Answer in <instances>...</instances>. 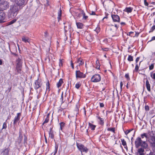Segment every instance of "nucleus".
Here are the masks:
<instances>
[{"label": "nucleus", "mask_w": 155, "mask_h": 155, "mask_svg": "<svg viewBox=\"0 0 155 155\" xmlns=\"http://www.w3.org/2000/svg\"><path fill=\"white\" fill-rule=\"evenodd\" d=\"M20 9V7L15 5L11 6L8 11L9 18H15L18 14Z\"/></svg>", "instance_id": "obj_1"}, {"label": "nucleus", "mask_w": 155, "mask_h": 155, "mask_svg": "<svg viewBox=\"0 0 155 155\" xmlns=\"http://www.w3.org/2000/svg\"><path fill=\"white\" fill-rule=\"evenodd\" d=\"M42 85V83L41 81L38 79L35 81L34 84V89L36 90L37 93L38 94V97L42 91V89L41 88Z\"/></svg>", "instance_id": "obj_2"}, {"label": "nucleus", "mask_w": 155, "mask_h": 155, "mask_svg": "<svg viewBox=\"0 0 155 155\" xmlns=\"http://www.w3.org/2000/svg\"><path fill=\"white\" fill-rule=\"evenodd\" d=\"M9 3L5 0H0V8L1 10H6L9 8Z\"/></svg>", "instance_id": "obj_3"}, {"label": "nucleus", "mask_w": 155, "mask_h": 155, "mask_svg": "<svg viewBox=\"0 0 155 155\" xmlns=\"http://www.w3.org/2000/svg\"><path fill=\"white\" fill-rule=\"evenodd\" d=\"M101 80V77L99 74H95L93 75L91 78L92 82L96 83L99 82Z\"/></svg>", "instance_id": "obj_4"}, {"label": "nucleus", "mask_w": 155, "mask_h": 155, "mask_svg": "<svg viewBox=\"0 0 155 155\" xmlns=\"http://www.w3.org/2000/svg\"><path fill=\"white\" fill-rule=\"evenodd\" d=\"M77 147L79 149L81 152V154L82 155V152H84L86 153H87L88 151V149L86 147H85L83 145L81 144H77Z\"/></svg>", "instance_id": "obj_5"}, {"label": "nucleus", "mask_w": 155, "mask_h": 155, "mask_svg": "<svg viewBox=\"0 0 155 155\" xmlns=\"http://www.w3.org/2000/svg\"><path fill=\"white\" fill-rule=\"evenodd\" d=\"M76 77L78 78H84L86 77L85 74L81 72L79 70H77L75 72Z\"/></svg>", "instance_id": "obj_6"}, {"label": "nucleus", "mask_w": 155, "mask_h": 155, "mask_svg": "<svg viewBox=\"0 0 155 155\" xmlns=\"http://www.w3.org/2000/svg\"><path fill=\"white\" fill-rule=\"evenodd\" d=\"M81 16H82V20H86L88 18V16L86 15L83 10H81L80 13L78 14V16L80 18Z\"/></svg>", "instance_id": "obj_7"}, {"label": "nucleus", "mask_w": 155, "mask_h": 155, "mask_svg": "<svg viewBox=\"0 0 155 155\" xmlns=\"http://www.w3.org/2000/svg\"><path fill=\"white\" fill-rule=\"evenodd\" d=\"M15 2L17 6L20 7L25 5V0H15Z\"/></svg>", "instance_id": "obj_8"}, {"label": "nucleus", "mask_w": 155, "mask_h": 155, "mask_svg": "<svg viewBox=\"0 0 155 155\" xmlns=\"http://www.w3.org/2000/svg\"><path fill=\"white\" fill-rule=\"evenodd\" d=\"M111 17L113 21L114 22H119L120 18L119 16L116 15H112Z\"/></svg>", "instance_id": "obj_9"}, {"label": "nucleus", "mask_w": 155, "mask_h": 155, "mask_svg": "<svg viewBox=\"0 0 155 155\" xmlns=\"http://www.w3.org/2000/svg\"><path fill=\"white\" fill-rule=\"evenodd\" d=\"M21 115V113H18L17 114V116L15 117L13 121L14 124L15 125L19 120Z\"/></svg>", "instance_id": "obj_10"}, {"label": "nucleus", "mask_w": 155, "mask_h": 155, "mask_svg": "<svg viewBox=\"0 0 155 155\" xmlns=\"http://www.w3.org/2000/svg\"><path fill=\"white\" fill-rule=\"evenodd\" d=\"M142 141L143 140H141V138L140 137H137L135 141V144L136 147H138L140 146V145Z\"/></svg>", "instance_id": "obj_11"}, {"label": "nucleus", "mask_w": 155, "mask_h": 155, "mask_svg": "<svg viewBox=\"0 0 155 155\" xmlns=\"http://www.w3.org/2000/svg\"><path fill=\"white\" fill-rule=\"evenodd\" d=\"M16 64H21L22 63V58L21 55H18L16 59Z\"/></svg>", "instance_id": "obj_12"}, {"label": "nucleus", "mask_w": 155, "mask_h": 155, "mask_svg": "<svg viewBox=\"0 0 155 155\" xmlns=\"http://www.w3.org/2000/svg\"><path fill=\"white\" fill-rule=\"evenodd\" d=\"M144 149L143 148H139L136 153L137 155H145L144 153Z\"/></svg>", "instance_id": "obj_13"}, {"label": "nucleus", "mask_w": 155, "mask_h": 155, "mask_svg": "<svg viewBox=\"0 0 155 155\" xmlns=\"http://www.w3.org/2000/svg\"><path fill=\"white\" fill-rule=\"evenodd\" d=\"M149 142L151 144V146L155 147V137H152L150 138L149 140Z\"/></svg>", "instance_id": "obj_14"}, {"label": "nucleus", "mask_w": 155, "mask_h": 155, "mask_svg": "<svg viewBox=\"0 0 155 155\" xmlns=\"http://www.w3.org/2000/svg\"><path fill=\"white\" fill-rule=\"evenodd\" d=\"M146 141L145 140H143L142 141L140 145V146L142 147L141 148H143L144 149L147 148V147L148 144L146 143Z\"/></svg>", "instance_id": "obj_15"}, {"label": "nucleus", "mask_w": 155, "mask_h": 155, "mask_svg": "<svg viewBox=\"0 0 155 155\" xmlns=\"http://www.w3.org/2000/svg\"><path fill=\"white\" fill-rule=\"evenodd\" d=\"M22 41L25 43H29L30 41L29 38L25 36H23L21 38Z\"/></svg>", "instance_id": "obj_16"}, {"label": "nucleus", "mask_w": 155, "mask_h": 155, "mask_svg": "<svg viewBox=\"0 0 155 155\" xmlns=\"http://www.w3.org/2000/svg\"><path fill=\"white\" fill-rule=\"evenodd\" d=\"M46 87L45 94H46L47 93L48 94L49 92L50 91V84L48 81L46 82Z\"/></svg>", "instance_id": "obj_17"}, {"label": "nucleus", "mask_w": 155, "mask_h": 155, "mask_svg": "<svg viewBox=\"0 0 155 155\" xmlns=\"http://www.w3.org/2000/svg\"><path fill=\"white\" fill-rule=\"evenodd\" d=\"M76 25L78 29H82L84 28V25L82 23L76 22Z\"/></svg>", "instance_id": "obj_18"}, {"label": "nucleus", "mask_w": 155, "mask_h": 155, "mask_svg": "<svg viewBox=\"0 0 155 155\" xmlns=\"http://www.w3.org/2000/svg\"><path fill=\"white\" fill-rule=\"evenodd\" d=\"M49 137L51 139H53L54 138V135L53 132L52 130V128H50V129L49 131Z\"/></svg>", "instance_id": "obj_19"}, {"label": "nucleus", "mask_w": 155, "mask_h": 155, "mask_svg": "<svg viewBox=\"0 0 155 155\" xmlns=\"http://www.w3.org/2000/svg\"><path fill=\"white\" fill-rule=\"evenodd\" d=\"M133 8L131 7H126L124 10V12H127L128 13H131L132 12Z\"/></svg>", "instance_id": "obj_20"}, {"label": "nucleus", "mask_w": 155, "mask_h": 155, "mask_svg": "<svg viewBox=\"0 0 155 155\" xmlns=\"http://www.w3.org/2000/svg\"><path fill=\"white\" fill-rule=\"evenodd\" d=\"M77 63L78 64V66H80L83 65L84 64V62L83 61V60L79 58L77 60Z\"/></svg>", "instance_id": "obj_21"}, {"label": "nucleus", "mask_w": 155, "mask_h": 155, "mask_svg": "<svg viewBox=\"0 0 155 155\" xmlns=\"http://www.w3.org/2000/svg\"><path fill=\"white\" fill-rule=\"evenodd\" d=\"M21 64H16V69L18 73H20L21 70Z\"/></svg>", "instance_id": "obj_22"}, {"label": "nucleus", "mask_w": 155, "mask_h": 155, "mask_svg": "<svg viewBox=\"0 0 155 155\" xmlns=\"http://www.w3.org/2000/svg\"><path fill=\"white\" fill-rule=\"evenodd\" d=\"M141 137L142 139H144V140L147 141V133H143L141 135Z\"/></svg>", "instance_id": "obj_23"}, {"label": "nucleus", "mask_w": 155, "mask_h": 155, "mask_svg": "<svg viewBox=\"0 0 155 155\" xmlns=\"http://www.w3.org/2000/svg\"><path fill=\"white\" fill-rule=\"evenodd\" d=\"M146 85L147 90L150 92V84H149V82L148 80H146Z\"/></svg>", "instance_id": "obj_24"}, {"label": "nucleus", "mask_w": 155, "mask_h": 155, "mask_svg": "<svg viewBox=\"0 0 155 155\" xmlns=\"http://www.w3.org/2000/svg\"><path fill=\"white\" fill-rule=\"evenodd\" d=\"M9 150L8 148L5 149L2 153V155H9Z\"/></svg>", "instance_id": "obj_25"}, {"label": "nucleus", "mask_w": 155, "mask_h": 155, "mask_svg": "<svg viewBox=\"0 0 155 155\" xmlns=\"http://www.w3.org/2000/svg\"><path fill=\"white\" fill-rule=\"evenodd\" d=\"M63 82L62 79H60L59 81L57 83V86L58 88H59L61 87L63 84Z\"/></svg>", "instance_id": "obj_26"}, {"label": "nucleus", "mask_w": 155, "mask_h": 155, "mask_svg": "<svg viewBox=\"0 0 155 155\" xmlns=\"http://www.w3.org/2000/svg\"><path fill=\"white\" fill-rule=\"evenodd\" d=\"M89 127L92 130H94L96 127V125H94L90 123L88 124Z\"/></svg>", "instance_id": "obj_27"}, {"label": "nucleus", "mask_w": 155, "mask_h": 155, "mask_svg": "<svg viewBox=\"0 0 155 155\" xmlns=\"http://www.w3.org/2000/svg\"><path fill=\"white\" fill-rule=\"evenodd\" d=\"M61 11L60 8L59 11L58 12V21H59L61 19Z\"/></svg>", "instance_id": "obj_28"}, {"label": "nucleus", "mask_w": 155, "mask_h": 155, "mask_svg": "<svg viewBox=\"0 0 155 155\" xmlns=\"http://www.w3.org/2000/svg\"><path fill=\"white\" fill-rule=\"evenodd\" d=\"M140 62H141V61H140V62L139 65H138L137 64H136L134 70V71H135V72L138 71V69H139V66L140 64Z\"/></svg>", "instance_id": "obj_29"}, {"label": "nucleus", "mask_w": 155, "mask_h": 155, "mask_svg": "<svg viewBox=\"0 0 155 155\" xmlns=\"http://www.w3.org/2000/svg\"><path fill=\"white\" fill-rule=\"evenodd\" d=\"M134 32L132 31H130L127 34V35L130 36L131 37H136V35H134Z\"/></svg>", "instance_id": "obj_30"}, {"label": "nucleus", "mask_w": 155, "mask_h": 155, "mask_svg": "<svg viewBox=\"0 0 155 155\" xmlns=\"http://www.w3.org/2000/svg\"><path fill=\"white\" fill-rule=\"evenodd\" d=\"M121 140L122 143V144L123 146H124V148H125V146L127 147V143L126 142L124 139H121Z\"/></svg>", "instance_id": "obj_31"}, {"label": "nucleus", "mask_w": 155, "mask_h": 155, "mask_svg": "<svg viewBox=\"0 0 155 155\" xmlns=\"http://www.w3.org/2000/svg\"><path fill=\"white\" fill-rule=\"evenodd\" d=\"M115 127L108 128L107 129V130L108 131H110L114 133L115 132Z\"/></svg>", "instance_id": "obj_32"}, {"label": "nucleus", "mask_w": 155, "mask_h": 155, "mask_svg": "<svg viewBox=\"0 0 155 155\" xmlns=\"http://www.w3.org/2000/svg\"><path fill=\"white\" fill-rule=\"evenodd\" d=\"M96 68L98 69H100V64L99 61L98 60H97L96 61Z\"/></svg>", "instance_id": "obj_33"}, {"label": "nucleus", "mask_w": 155, "mask_h": 155, "mask_svg": "<svg viewBox=\"0 0 155 155\" xmlns=\"http://www.w3.org/2000/svg\"><path fill=\"white\" fill-rule=\"evenodd\" d=\"M60 130H62L63 127L64 126L65 123L63 122H61L60 123Z\"/></svg>", "instance_id": "obj_34"}, {"label": "nucleus", "mask_w": 155, "mask_h": 155, "mask_svg": "<svg viewBox=\"0 0 155 155\" xmlns=\"http://www.w3.org/2000/svg\"><path fill=\"white\" fill-rule=\"evenodd\" d=\"M16 21H17V19H13L8 23V25H12V24L14 23Z\"/></svg>", "instance_id": "obj_35"}, {"label": "nucleus", "mask_w": 155, "mask_h": 155, "mask_svg": "<svg viewBox=\"0 0 155 155\" xmlns=\"http://www.w3.org/2000/svg\"><path fill=\"white\" fill-rule=\"evenodd\" d=\"M99 120L100 121L99 123L101 125H103L104 124V121L103 119L102 118H101Z\"/></svg>", "instance_id": "obj_36"}, {"label": "nucleus", "mask_w": 155, "mask_h": 155, "mask_svg": "<svg viewBox=\"0 0 155 155\" xmlns=\"http://www.w3.org/2000/svg\"><path fill=\"white\" fill-rule=\"evenodd\" d=\"M127 60L128 61H133V56L129 55L127 58Z\"/></svg>", "instance_id": "obj_37"}, {"label": "nucleus", "mask_w": 155, "mask_h": 155, "mask_svg": "<svg viewBox=\"0 0 155 155\" xmlns=\"http://www.w3.org/2000/svg\"><path fill=\"white\" fill-rule=\"evenodd\" d=\"M150 76L153 79L155 80V71L151 72L150 73Z\"/></svg>", "instance_id": "obj_38"}, {"label": "nucleus", "mask_w": 155, "mask_h": 155, "mask_svg": "<svg viewBox=\"0 0 155 155\" xmlns=\"http://www.w3.org/2000/svg\"><path fill=\"white\" fill-rule=\"evenodd\" d=\"M81 86V84H80V82H78L76 84L75 87L76 88L78 89Z\"/></svg>", "instance_id": "obj_39"}, {"label": "nucleus", "mask_w": 155, "mask_h": 155, "mask_svg": "<svg viewBox=\"0 0 155 155\" xmlns=\"http://www.w3.org/2000/svg\"><path fill=\"white\" fill-rule=\"evenodd\" d=\"M133 130V129L127 130L126 131L124 132L125 134L126 135H127L128 134L130 133L131 131H132Z\"/></svg>", "instance_id": "obj_40"}, {"label": "nucleus", "mask_w": 155, "mask_h": 155, "mask_svg": "<svg viewBox=\"0 0 155 155\" xmlns=\"http://www.w3.org/2000/svg\"><path fill=\"white\" fill-rule=\"evenodd\" d=\"M94 31L97 32V34H98V33L100 31V28L99 27H97L94 30Z\"/></svg>", "instance_id": "obj_41"}, {"label": "nucleus", "mask_w": 155, "mask_h": 155, "mask_svg": "<svg viewBox=\"0 0 155 155\" xmlns=\"http://www.w3.org/2000/svg\"><path fill=\"white\" fill-rule=\"evenodd\" d=\"M63 62V60L62 59H60L59 60V65L60 67H62V63Z\"/></svg>", "instance_id": "obj_42"}, {"label": "nucleus", "mask_w": 155, "mask_h": 155, "mask_svg": "<svg viewBox=\"0 0 155 155\" xmlns=\"http://www.w3.org/2000/svg\"><path fill=\"white\" fill-rule=\"evenodd\" d=\"M7 124L5 122L3 124V127L2 129H6L7 128Z\"/></svg>", "instance_id": "obj_43"}, {"label": "nucleus", "mask_w": 155, "mask_h": 155, "mask_svg": "<svg viewBox=\"0 0 155 155\" xmlns=\"http://www.w3.org/2000/svg\"><path fill=\"white\" fill-rule=\"evenodd\" d=\"M154 67V64H152L149 66V69L150 70H152Z\"/></svg>", "instance_id": "obj_44"}, {"label": "nucleus", "mask_w": 155, "mask_h": 155, "mask_svg": "<svg viewBox=\"0 0 155 155\" xmlns=\"http://www.w3.org/2000/svg\"><path fill=\"white\" fill-rule=\"evenodd\" d=\"M63 94H62L61 95V97L60 98L61 101V104H62L64 102L63 101Z\"/></svg>", "instance_id": "obj_45"}, {"label": "nucleus", "mask_w": 155, "mask_h": 155, "mask_svg": "<svg viewBox=\"0 0 155 155\" xmlns=\"http://www.w3.org/2000/svg\"><path fill=\"white\" fill-rule=\"evenodd\" d=\"M125 77L127 79H130L129 77V74H125Z\"/></svg>", "instance_id": "obj_46"}, {"label": "nucleus", "mask_w": 155, "mask_h": 155, "mask_svg": "<svg viewBox=\"0 0 155 155\" xmlns=\"http://www.w3.org/2000/svg\"><path fill=\"white\" fill-rule=\"evenodd\" d=\"M144 5L146 6H147L148 5V3L147 2V0H144Z\"/></svg>", "instance_id": "obj_47"}, {"label": "nucleus", "mask_w": 155, "mask_h": 155, "mask_svg": "<svg viewBox=\"0 0 155 155\" xmlns=\"http://www.w3.org/2000/svg\"><path fill=\"white\" fill-rule=\"evenodd\" d=\"M104 106V104L103 103H100V107H103Z\"/></svg>", "instance_id": "obj_48"}, {"label": "nucleus", "mask_w": 155, "mask_h": 155, "mask_svg": "<svg viewBox=\"0 0 155 155\" xmlns=\"http://www.w3.org/2000/svg\"><path fill=\"white\" fill-rule=\"evenodd\" d=\"M155 29V25H153L151 28V30L153 31Z\"/></svg>", "instance_id": "obj_49"}, {"label": "nucleus", "mask_w": 155, "mask_h": 155, "mask_svg": "<svg viewBox=\"0 0 155 155\" xmlns=\"http://www.w3.org/2000/svg\"><path fill=\"white\" fill-rule=\"evenodd\" d=\"M102 49L103 51H107L109 50V48H103Z\"/></svg>", "instance_id": "obj_50"}, {"label": "nucleus", "mask_w": 155, "mask_h": 155, "mask_svg": "<svg viewBox=\"0 0 155 155\" xmlns=\"http://www.w3.org/2000/svg\"><path fill=\"white\" fill-rule=\"evenodd\" d=\"M155 40V36L153 37L152 38L151 40H150V41H151Z\"/></svg>", "instance_id": "obj_51"}, {"label": "nucleus", "mask_w": 155, "mask_h": 155, "mask_svg": "<svg viewBox=\"0 0 155 155\" xmlns=\"http://www.w3.org/2000/svg\"><path fill=\"white\" fill-rule=\"evenodd\" d=\"M123 85V83L122 81H121L120 83V87L121 90L122 89V87Z\"/></svg>", "instance_id": "obj_52"}, {"label": "nucleus", "mask_w": 155, "mask_h": 155, "mask_svg": "<svg viewBox=\"0 0 155 155\" xmlns=\"http://www.w3.org/2000/svg\"><path fill=\"white\" fill-rule=\"evenodd\" d=\"M149 155H155V153L153 152H150L149 154Z\"/></svg>", "instance_id": "obj_53"}, {"label": "nucleus", "mask_w": 155, "mask_h": 155, "mask_svg": "<svg viewBox=\"0 0 155 155\" xmlns=\"http://www.w3.org/2000/svg\"><path fill=\"white\" fill-rule=\"evenodd\" d=\"M71 66L72 68L74 69V65L73 64L72 61H71Z\"/></svg>", "instance_id": "obj_54"}, {"label": "nucleus", "mask_w": 155, "mask_h": 155, "mask_svg": "<svg viewBox=\"0 0 155 155\" xmlns=\"http://www.w3.org/2000/svg\"><path fill=\"white\" fill-rule=\"evenodd\" d=\"M48 121V119L47 118L45 119V121L44 122V123H47Z\"/></svg>", "instance_id": "obj_55"}, {"label": "nucleus", "mask_w": 155, "mask_h": 155, "mask_svg": "<svg viewBox=\"0 0 155 155\" xmlns=\"http://www.w3.org/2000/svg\"><path fill=\"white\" fill-rule=\"evenodd\" d=\"M145 108L146 110H149V107L148 106H145Z\"/></svg>", "instance_id": "obj_56"}, {"label": "nucleus", "mask_w": 155, "mask_h": 155, "mask_svg": "<svg viewBox=\"0 0 155 155\" xmlns=\"http://www.w3.org/2000/svg\"><path fill=\"white\" fill-rule=\"evenodd\" d=\"M139 59H140V58L139 57H137L136 58V64H137V62H138V61H139Z\"/></svg>", "instance_id": "obj_57"}, {"label": "nucleus", "mask_w": 155, "mask_h": 155, "mask_svg": "<svg viewBox=\"0 0 155 155\" xmlns=\"http://www.w3.org/2000/svg\"><path fill=\"white\" fill-rule=\"evenodd\" d=\"M48 35V32H47V31H45V37H46L47 35Z\"/></svg>", "instance_id": "obj_58"}, {"label": "nucleus", "mask_w": 155, "mask_h": 155, "mask_svg": "<svg viewBox=\"0 0 155 155\" xmlns=\"http://www.w3.org/2000/svg\"><path fill=\"white\" fill-rule=\"evenodd\" d=\"M11 89H12L11 87H10L9 88H8V92H10L11 91Z\"/></svg>", "instance_id": "obj_59"}, {"label": "nucleus", "mask_w": 155, "mask_h": 155, "mask_svg": "<svg viewBox=\"0 0 155 155\" xmlns=\"http://www.w3.org/2000/svg\"><path fill=\"white\" fill-rule=\"evenodd\" d=\"M108 15V14H107L106 15V16L104 17L103 18V19H105V18H108L107 16Z\"/></svg>", "instance_id": "obj_60"}, {"label": "nucleus", "mask_w": 155, "mask_h": 155, "mask_svg": "<svg viewBox=\"0 0 155 155\" xmlns=\"http://www.w3.org/2000/svg\"><path fill=\"white\" fill-rule=\"evenodd\" d=\"M135 34L134 35H136V36H138L139 35V33L135 31Z\"/></svg>", "instance_id": "obj_61"}, {"label": "nucleus", "mask_w": 155, "mask_h": 155, "mask_svg": "<svg viewBox=\"0 0 155 155\" xmlns=\"http://www.w3.org/2000/svg\"><path fill=\"white\" fill-rule=\"evenodd\" d=\"M96 117L98 119H99L101 117L98 115V114H97V115L96 116Z\"/></svg>", "instance_id": "obj_62"}, {"label": "nucleus", "mask_w": 155, "mask_h": 155, "mask_svg": "<svg viewBox=\"0 0 155 155\" xmlns=\"http://www.w3.org/2000/svg\"><path fill=\"white\" fill-rule=\"evenodd\" d=\"M91 15H95V12H92L91 13Z\"/></svg>", "instance_id": "obj_63"}, {"label": "nucleus", "mask_w": 155, "mask_h": 155, "mask_svg": "<svg viewBox=\"0 0 155 155\" xmlns=\"http://www.w3.org/2000/svg\"><path fill=\"white\" fill-rule=\"evenodd\" d=\"M57 148L55 149V151H54V154H55L57 153Z\"/></svg>", "instance_id": "obj_64"}]
</instances>
